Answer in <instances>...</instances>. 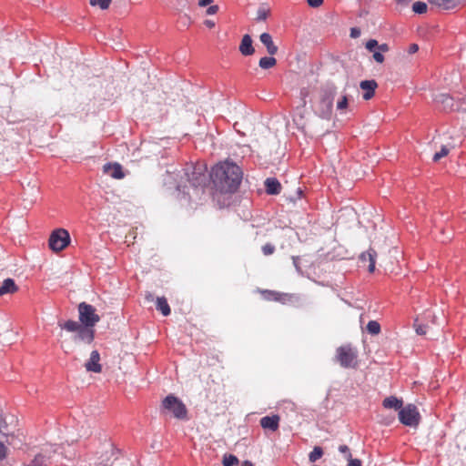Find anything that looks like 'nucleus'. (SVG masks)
Masks as SVG:
<instances>
[{"mask_svg": "<svg viewBox=\"0 0 466 466\" xmlns=\"http://www.w3.org/2000/svg\"><path fill=\"white\" fill-rule=\"evenodd\" d=\"M210 177L221 191L232 192L238 187L242 179V172L238 165L224 162L212 168Z\"/></svg>", "mask_w": 466, "mask_h": 466, "instance_id": "obj_1", "label": "nucleus"}, {"mask_svg": "<svg viewBox=\"0 0 466 466\" xmlns=\"http://www.w3.org/2000/svg\"><path fill=\"white\" fill-rule=\"evenodd\" d=\"M167 178H165L166 185L176 184L178 191L183 192L185 195L190 196L188 191L185 189L187 187L185 182H187L194 191H198V187H202L207 181V177L202 171L201 167H188L177 173L167 171Z\"/></svg>", "mask_w": 466, "mask_h": 466, "instance_id": "obj_2", "label": "nucleus"}, {"mask_svg": "<svg viewBox=\"0 0 466 466\" xmlns=\"http://www.w3.org/2000/svg\"><path fill=\"white\" fill-rule=\"evenodd\" d=\"M59 327L68 332H74L73 340L75 342H84L90 344L94 340L95 330L93 327L80 324L75 320H67L64 323L59 322Z\"/></svg>", "mask_w": 466, "mask_h": 466, "instance_id": "obj_3", "label": "nucleus"}, {"mask_svg": "<svg viewBox=\"0 0 466 466\" xmlns=\"http://www.w3.org/2000/svg\"><path fill=\"white\" fill-rule=\"evenodd\" d=\"M335 360L344 369H356L359 366L358 350L350 344L337 349Z\"/></svg>", "mask_w": 466, "mask_h": 466, "instance_id": "obj_4", "label": "nucleus"}, {"mask_svg": "<svg viewBox=\"0 0 466 466\" xmlns=\"http://www.w3.org/2000/svg\"><path fill=\"white\" fill-rule=\"evenodd\" d=\"M162 408L173 414L178 420L187 419V410L186 405L176 396L170 394L162 401Z\"/></svg>", "mask_w": 466, "mask_h": 466, "instance_id": "obj_5", "label": "nucleus"}, {"mask_svg": "<svg viewBox=\"0 0 466 466\" xmlns=\"http://www.w3.org/2000/svg\"><path fill=\"white\" fill-rule=\"evenodd\" d=\"M78 313L80 324L94 328L100 320V317L96 314L95 307L86 302H81L78 305Z\"/></svg>", "mask_w": 466, "mask_h": 466, "instance_id": "obj_6", "label": "nucleus"}, {"mask_svg": "<svg viewBox=\"0 0 466 466\" xmlns=\"http://www.w3.org/2000/svg\"><path fill=\"white\" fill-rule=\"evenodd\" d=\"M69 243L70 235L68 231L64 228L54 230L49 238V247L56 252L63 250Z\"/></svg>", "mask_w": 466, "mask_h": 466, "instance_id": "obj_7", "label": "nucleus"}, {"mask_svg": "<svg viewBox=\"0 0 466 466\" xmlns=\"http://www.w3.org/2000/svg\"><path fill=\"white\" fill-rule=\"evenodd\" d=\"M420 419L419 410L413 404H408L399 411V420L406 426L416 427L420 422Z\"/></svg>", "mask_w": 466, "mask_h": 466, "instance_id": "obj_8", "label": "nucleus"}, {"mask_svg": "<svg viewBox=\"0 0 466 466\" xmlns=\"http://www.w3.org/2000/svg\"><path fill=\"white\" fill-rule=\"evenodd\" d=\"M334 95L331 91L325 92L316 106V114L324 119H329L332 113Z\"/></svg>", "mask_w": 466, "mask_h": 466, "instance_id": "obj_9", "label": "nucleus"}, {"mask_svg": "<svg viewBox=\"0 0 466 466\" xmlns=\"http://www.w3.org/2000/svg\"><path fill=\"white\" fill-rule=\"evenodd\" d=\"M103 171L115 179H122L126 176L122 166L118 163H107L104 165Z\"/></svg>", "mask_w": 466, "mask_h": 466, "instance_id": "obj_10", "label": "nucleus"}, {"mask_svg": "<svg viewBox=\"0 0 466 466\" xmlns=\"http://www.w3.org/2000/svg\"><path fill=\"white\" fill-rule=\"evenodd\" d=\"M100 355L97 350H93L90 354L89 360L85 364L87 371L98 373L101 371L102 367L99 363Z\"/></svg>", "mask_w": 466, "mask_h": 466, "instance_id": "obj_11", "label": "nucleus"}, {"mask_svg": "<svg viewBox=\"0 0 466 466\" xmlns=\"http://www.w3.org/2000/svg\"><path fill=\"white\" fill-rule=\"evenodd\" d=\"M376 257L377 253L373 248L368 249L360 257V259L362 263L369 262L368 270L370 272H373L375 270Z\"/></svg>", "mask_w": 466, "mask_h": 466, "instance_id": "obj_12", "label": "nucleus"}, {"mask_svg": "<svg viewBox=\"0 0 466 466\" xmlns=\"http://www.w3.org/2000/svg\"><path fill=\"white\" fill-rule=\"evenodd\" d=\"M239 52L246 56H251L255 53V49L252 46V39L249 35H243L239 45Z\"/></svg>", "mask_w": 466, "mask_h": 466, "instance_id": "obj_13", "label": "nucleus"}, {"mask_svg": "<svg viewBox=\"0 0 466 466\" xmlns=\"http://www.w3.org/2000/svg\"><path fill=\"white\" fill-rule=\"evenodd\" d=\"M279 417L278 415L274 416H265L260 420V425L263 429H268L272 431H275L279 429Z\"/></svg>", "mask_w": 466, "mask_h": 466, "instance_id": "obj_14", "label": "nucleus"}, {"mask_svg": "<svg viewBox=\"0 0 466 466\" xmlns=\"http://www.w3.org/2000/svg\"><path fill=\"white\" fill-rule=\"evenodd\" d=\"M377 86L378 85L375 80H363L360 82V86L365 91L363 94V98L365 100H369L373 96Z\"/></svg>", "mask_w": 466, "mask_h": 466, "instance_id": "obj_15", "label": "nucleus"}, {"mask_svg": "<svg viewBox=\"0 0 466 466\" xmlns=\"http://www.w3.org/2000/svg\"><path fill=\"white\" fill-rule=\"evenodd\" d=\"M260 42L266 46L268 53L274 56L278 52V46L274 44L272 36L268 33H262L259 36Z\"/></svg>", "mask_w": 466, "mask_h": 466, "instance_id": "obj_16", "label": "nucleus"}, {"mask_svg": "<svg viewBox=\"0 0 466 466\" xmlns=\"http://www.w3.org/2000/svg\"><path fill=\"white\" fill-rule=\"evenodd\" d=\"M18 289L17 286L15 285L14 279H5L3 283L0 285V297L6 295V294H13L16 292Z\"/></svg>", "mask_w": 466, "mask_h": 466, "instance_id": "obj_17", "label": "nucleus"}, {"mask_svg": "<svg viewBox=\"0 0 466 466\" xmlns=\"http://www.w3.org/2000/svg\"><path fill=\"white\" fill-rule=\"evenodd\" d=\"M266 191L270 195H278L280 192V183L274 177H268L265 181Z\"/></svg>", "mask_w": 466, "mask_h": 466, "instance_id": "obj_18", "label": "nucleus"}, {"mask_svg": "<svg viewBox=\"0 0 466 466\" xmlns=\"http://www.w3.org/2000/svg\"><path fill=\"white\" fill-rule=\"evenodd\" d=\"M382 405L386 409H393L395 410H400L403 405V401L395 396H390L384 399Z\"/></svg>", "mask_w": 466, "mask_h": 466, "instance_id": "obj_19", "label": "nucleus"}, {"mask_svg": "<svg viewBox=\"0 0 466 466\" xmlns=\"http://www.w3.org/2000/svg\"><path fill=\"white\" fill-rule=\"evenodd\" d=\"M461 0H429L431 5L443 9H452L456 7Z\"/></svg>", "mask_w": 466, "mask_h": 466, "instance_id": "obj_20", "label": "nucleus"}, {"mask_svg": "<svg viewBox=\"0 0 466 466\" xmlns=\"http://www.w3.org/2000/svg\"><path fill=\"white\" fill-rule=\"evenodd\" d=\"M157 309L161 311L164 316H168L170 314V308L164 297L157 299Z\"/></svg>", "mask_w": 466, "mask_h": 466, "instance_id": "obj_21", "label": "nucleus"}, {"mask_svg": "<svg viewBox=\"0 0 466 466\" xmlns=\"http://www.w3.org/2000/svg\"><path fill=\"white\" fill-rule=\"evenodd\" d=\"M277 60L273 56H264L260 58L258 65L262 69H268L273 67Z\"/></svg>", "mask_w": 466, "mask_h": 466, "instance_id": "obj_22", "label": "nucleus"}, {"mask_svg": "<svg viewBox=\"0 0 466 466\" xmlns=\"http://www.w3.org/2000/svg\"><path fill=\"white\" fill-rule=\"evenodd\" d=\"M437 102L444 105V108L451 109L453 106V99L446 94H441L436 97Z\"/></svg>", "mask_w": 466, "mask_h": 466, "instance_id": "obj_23", "label": "nucleus"}, {"mask_svg": "<svg viewBox=\"0 0 466 466\" xmlns=\"http://www.w3.org/2000/svg\"><path fill=\"white\" fill-rule=\"evenodd\" d=\"M367 331L371 335H378L380 332V325L376 320H370L367 324Z\"/></svg>", "mask_w": 466, "mask_h": 466, "instance_id": "obj_24", "label": "nucleus"}, {"mask_svg": "<svg viewBox=\"0 0 466 466\" xmlns=\"http://www.w3.org/2000/svg\"><path fill=\"white\" fill-rule=\"evenodd\" d=\"M238 459L232 454H225L222 461L223 466H234L238 465Z\"/></svg>", "mask_w": 466, "mask_h": 466, "instance_id": "obj_25", "label": "nucleus"}, {"mask_svg": "<svg viewBox=\"0 0 466 466\" xmlns=\"http://www.w3.org/2000/svg\"><path fill=\"white\" fill-rule=\"evenodd\" d=\"M323 455V451L320 447L316 446L312 451L309 454V460L310 462H315Z\"/></svg>", "mask_w": 466, "mask_h": 466, "instance_id": "obj_26", "label": "nucleus"}, {"mask_svg": "<svg viewBox=\"0 0 466 466\" xmlns=\"http://www.w3.org/2000/svg\"><path fill=\"white\" fill-rule=\"evenodd\" d=\"M412 11L416 14H424L427 11L426 3L420 1L413 3Z\"/></svg>", "mask_w": 466, "mask_h": 466, "instance_id": "obj_27", "label": "nucleus"}, {"mask_svg": "<svg viewBox=\"0 0 466 466\" xmlns=\"http://www.w3.org/2000/svg\"><path fill=\"white\" fill-rule=\"evenodd\" d=\"M91 5H98L101 9H107L112 0H89Z\"/></svg>", "mask_w": 466, "mask_h": 466, "instance_id": "obj_28", "label": "nucleus"}, {"mask_svg": "<svg viewBox=\"0 0 466 466\" xmlns=\"http://www.w3.org/2000/svg\"><path fill=\"white\" fill-rule=\"evenodd\" d=\"M268 9L265 6H261L258 9L257 12V20L262 21L265 20L268 17Z\"/></svg>", "mask_w": 466, "mask_h": 466, "instance_id": "obj_29", "label": "nucleus"}, {"mask_svg": "<svg viewBox=\"0 0 466 466\" xmlns=\"http://www.w3.org/2000/svg\"><path fill=\"white\" fill-rule=\"evenodd\" d=\"M449 154V149L445 147V146H442L441 147V149L435 153L434 156H433V161L437 162L439 161L441 157L447 156Z\"/></svg>", "mask_w": 466, "mask_h": 466, "instance_id": "obj_30", "label": "nucleus"}, {"mask_svg": "<svg viewBox=\"0 0 466 466\" xmlns=\"http://www.w3.org/2000/svg\"><path fill=\"white\" fill-rule=\"evenodd\" d=\"M339 451L346 460H350L351 457L350 450L347 445H340Z\"/></svg>", "mask_w": 466, "mask_h": 466, "instance_id": "obj_31", "label": "nucleus"}, {"mask_svg": "<svg viewBox=\"0 0 466 466\" xmlns=\"http://www.w3.org/2000/svg\"><path fill=\"white\" fill-rule=\"evenodd\" d=\"M348 106V97L347 96H342L339 100L337 102V109L338 110H343Z\"/></svg>", "mask_w": 466, "mask_h": 466, "instance_id": "obj_32", "label": "nucleus"}, {"mask_svg": "<svg viewBox=\"0 0 466 466\" xmlns=\"http://www.w3.org/2000/svg\"><path fill=\"white\" fill-rule=\"evenodd\" d=\"M376 47L378 48V41L375 39H370L366 43V48L370 52H374Z\"/></svg>", "mask_w": 466, "mask_h": 466, "instance_id": "obj_33", "label": "nucleus"}, {"mask_svg": "<svg viewBox=\"0 0 466 466\" xmlns=\"http://www.w3.org/2000/svg\"><path fill=\"white\" fill-rule=\"evenodd\" d=\"M414 326H415V329H416L417 334H419V335L426 334V329H427L426 326H424L422 324H419L418 320L415 321Z\"/></svg>", "mask_w": 466, "mask_h": 466, "instance_id": "obj_34", "label": "nucleus"}, {"mask_svg": "<svg viewBox=\"0 0 466 466\" xmlns=\"http://www.w3.org/2000/svg\"><path fill=\"white\" fill-rule=\"evenodd\" d=\"M373 58L377 63L380 64L383 63L384 61V56L382 53L379 50L373 52Z\"/></svg>", "mask_w": 466, "mask_h": 466, "instance_id": "obj_35", "label": "nucleus"}, {"mask_svg": "<svg viewBox=\"0 0 466 466\" xmlns=\"http://www.w3.org/2000/svg\"><path fill=\"white\" fill-rule=\"evenodd\" d=\"M274 247L270 244H267L265 246H263L262 248V251L264 253V255L268 256V255H271L273 252H274Z\"/></svg>", "mask_w": 466, "mask_h": 466, "instance_id": "obj_36", "label": "nucleus"}, {"mask_svg": "<svg viewBox=\"0 0 466 466\" xmlns=\"http://www.w3.org/2000/svg\"><path fill=\"white\" fill-rule=\"evenodd\" d=\"M307 3L310 7L317 8L323 4V0H307Z\"/></svg>", "mask_w": 466, "mask_h": 466, "instance_id": "obj_37", "label": "nucleus"}, {"mask_svg": "<svg viewBox=\"0 0 466 466\" xmlns=\"http://www.w3.org/2000/svg\"><path fill=\"white\" fill-rule=\"evenodd\" d=\"M266 298L268 299L279 300L280 295L278 293H275V292L268 291V292H267Z\"/></svg>", "mask_w": 466, "mask_h": 466, "instance_id": "obj_38", "label": "nucleus"}, {"mask_svg": "<svg viewBox=\"0 0 466 466\" xmlns=\"http://www.w3.org/2000/svg\"><path fill=\"white\" fill-rule=\"evenodd\" d=\"M348 461V466H361V461L359 459H352L351 457Z\"/></svg>", "mask_w": 466, "mask_h": 466, "instance_id": "obj_39", "label": "nucleus"}, {"mask_svg": "<svg viewBox=\"0 0 466 466\" xmlns=\"http://www.w3.org/2000/svg\"><path fill=\"white\" fill-rule=\"evenodd\" d=\"M360 29L358 27H352L350 29V37L358 38L360 35Z\"/></svg>", "mask_w": 466, "mask_h": 466, "instance_id": "obj_40", "label": "nucleus"}, {"mask_svg": "<svg viewBox=\"0 0 466 466\" xmlns=\"http://www.w3.org/2000/svg\"><path fill=\"white\" fill-rule=\"evenodd\" d=\"M218 11V5H210L207 9V14L209 15H215Z\"/></svg>", "mask_w": 466, "mask_h": 466, "instance_id": "obj_41", "label": "nucleus"}, {"mask_svg": "<svg viewBox=\"0 0 466 466\" xmlns=\"http://www.w3.org/2000/svg\"><path fill=\"white\" fill-rule=\"evenodd\" d=\"M6 456V447L0 441V460Z\"/></svg>", "mask_w": 466, "mask_h": 466, "instance_id": "obj_42", "label": "nucleus"}, {"mask_svg": "<svg viewBox=\"0 0 466 466\" xmlns=\"http://www.w3.org/2000/svg\"><path fill=\"white\" fill-rule=\"evenodd\" d=\"M378 50L380 51L381 53H386L390 50V47L387 44H381L378 45Z\"/></svg>", "mask_w": 466, "mask_h": 466, "instance_id": "obj_43", "label": "nucleus"}, {"mask_svg": "<svg viewBox=\"0 0 466 466\" xmlns=\"http://www.w3.org/2000/svg\"><path fill=\"white\" fill-rule=\"evenodd\" d=\"M213 2V0H199L198 5L200 6H207L210 5Z\"/></svg>", "mask_w": 466, "mask_h": 466, "instance_id": "obj_44", "label": "nucleus"}, {"mask_svg": "<svg viewBox=\"0 0 466 466\" xmlns=\"http://www.w3.org/2000/svg\"><path fill=\"white\" fill-rule=\"evenodd\" d=\"M418 49H419L418 46L416 44H412L410 46V53H415L418 51Z\"/></svg>", "mask_w": 466, "mask_h": 466, "instance_id": "obj_45", "label": "nucleus"}, {"mask_svg": "<svg viewBox=\"0 0 466 466\" xmlns=\"http://www.w3.org/2000/svg\"><path fill=\"white\" fill-rule=\"evenodd\" d=\"M204 23L209 28H212L215 26V23L211 20H206Z\"/></svg>", "mask_w": 466, "mask_h": 466, "instance_id": "obj_46", "label": "nucleus"}, {"mask_svg": "<svg viewBox=\"0 0 466 466\" xmlns=\"http://www.w3.org/2000/svg\"><path fill=\"white\" fill-rule=\"evenodd\" d=\"M299 120H301V118H300ZM294 122L296 123V125H297L298 127H301V128L304 127L303 123H301L300 121H299L297 118H294Z\"/></svg>", "mask_w": 466, "mask_h": 466, "instance_id": "obj_47", "label": "nucleus"}, {"mask_svg": "<svg viewBox=\"0 0 466 466\" xmlns=\"http://www.w3.org/2000/svg\"><path fill=\"white\" fill-rule=\"evenodd\" d=\"M241 466H254L252 464V462L248 461H245L242 462Z\"/></svg>", "mask_w": 466, "mask_h": 466, "instance_id": "obj_48", "label": "nucleus"}, {"mask_svg": "<svg viewBox=\"0 0 466 466\" xmlns=\"http://www.w3.org/2000/svg\"><path fill=\"white\" fill-rule=\"evenodd\" d=\"M293 263L295 265V267L298 268V265H297V258L293 257Z\"/></svg>", "mask_w": 466, "mask_h": 466, "instance_id": "obj_49", "label": "nucleus"}, {"mask_svg": "<svg viewBox=\"0 0 466 466\" xmlns=\"http://www.w3.org/2000/svg\"><path fill=\"white\" fill-rule=\"evenodd\" d=\"M29 466H35V462H33V464H32V465H29Z\"/></svg>", "mask_w": 466, "mask_h": 466, "instance_id": "obj_50", "label": "nucleus"}]
</instances>
